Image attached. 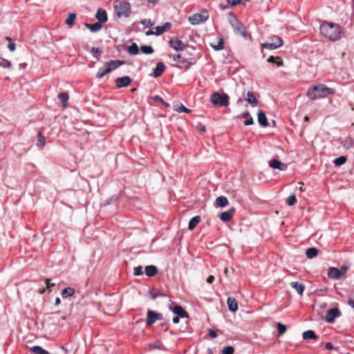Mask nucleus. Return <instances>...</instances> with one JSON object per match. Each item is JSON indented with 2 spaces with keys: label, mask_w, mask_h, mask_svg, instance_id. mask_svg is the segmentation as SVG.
Instances as JSON below:
<instances>
[{
  "label": "nucleus",
  "mask_w": 354,
  "mask_h": 354,
  "mask_svg": "<svg viewBox=\"0 0 354 354\" xmlns=\"http://www.w3.org/2000/svg\"><path fill=\"white\" fill-rule=\"evenodd\" d=\"M319 30L322 35L330 41H337L342 37V28L337 24L324 21L321 24Z\"/></svg>",
  "instance_id": "1"
},
{
  "label": "nucleus",
  "mask_w": 354,
  "mask_h": 354,
  "mask_svg": "<svg viewBox=\"0 0 354 354\" xmlns=\"http://www.w3.org/2000/svg\"><path fill=\"white\" fill-rule=\"evenodd\" d=\"M174 61L178 63L177 67L183 70H187L192 65L196 62V57L192 53L185 50L180 53L172 56Z\"/></svg>",
  "instance_id": "2"
},
{
  "label": "nucleus",
  "mask_w": 354,
  "mask_h": 354,
  "mask_svg": "<svg viewBox=\"0 0 354 354\" xmlns=\"http://www.w3.org/2000/svg\"><path fill=\"white\" fill-rule=\"evenodd\" d=\"M334 93L335 90L333 88H328L323 84L314 86L307 91L308 97L313 100L325 97L328 95Z\"/></svg>",
  "instance_id": "3"
},
{
  "label": "nucleus",
  "mask_w": 354,
  "mask_h": 354,
  "mask_svg": "<svg viewBox=\"0 0 354 354\" xmlns=\"http://www.w3.org/2000/svg\"><path fill=\"white\" fill-rule=\"evenodd\" d=\"M113 8L118 17L127 18L131 12V6L129 2L116 0L113 2Z\"/></svg>",
  "instance_id": "4"
},
{
  "label": "nucleus",
  "mask_w": 354,
  "mask_h": 354,
  "mask_svg": "<svg viewBox=\"0 0 354 354\" xmlns=\"http://www.w3.org/2000/svg\"><path fill=\"white\" fill-rule=\"evenodd\" d=\"M212 103L218 106H227L230 104L229 96L225 93L214 92L211 95Z\"/></svg>",
  "instance_id": "5"
},
{
  "label": "nucleus",
  "mask_w": 354,
  "mask_h": 354,
  "mask_svg": "<svg viewBox=\"0 0 354 354\" xmlns=\"http://www.w3.org/2000/svg\"><path fill=\"white\" fill-rule=\"evenodd\" d=\"M230 23L232 27L234 29V31L237 33L241 35L243 37H245L247 32L244 26L242 24L241 21L238 20V19L234 16H231V19H230Z\"/></svg>",
  "instance_id": "6"
},
{
  "label": "nucleus",
  "mask_w": 354,
  "mask_h": 354,
  "mask_svg": "<svg viewBox=\"0 0 354 354\" xmlns=\"http://www.w3.org/2000/svg\"><path fill=\"white\" fill-rule=\"evenodd\" d=\"M208 13L207 11H203L201 13H195L190 16L188 19L189 21L192 25H198L205 22L208 19Z\"/></svg>",
  "instance_id": "7"
},
{
  "label": "nucleus",
  "mask_w": 354,
  "mask_h": 354,
  "mask_svg": "<svg viewBox=\"0 0 354 354\" xmlns=\"http://www.w3.org/2000/svg\"><path fill=\"white\" fill-rule=\"evenodd\" d=\"M347 268L346 266L342 267V270H344V272L336 268H330L328 271V276L330 279H339L344 276L347 272Z\"/></svg>",
  "instance_id": "8"
},
{
  "label": "nucleus",
  "mask_w": 354,
  "mask_h": 354,
  "mask_svg": "<svg viewBox=\"0 0 354 354\" xmlns=\"http://www.w3.org/2000/svg\"><path fill=\"white\" fill-rule=\"evenodd\" d=\"M341 313L337 308H333L329 309L326 315V321L328 323H333L336 317H339Z\"/></svg>",
  "instance_id": "9"
},
{
  "label": "nucleus",
  "mask_w": 354,
  "mask_h": 354,
  "mask_svg": "<svg viewBox=\"0 0 354 354\" xmlns=\"http://www.w3.org/2000/svg\"><path fill=\"white\" fill-rule=\"evenodd\" d=\"M162 317V315L157 313L153 310H148L147 317V325L151 326L152 325L156 320L160 319Z\"/></svg>",
  "instance_id": "10"
},
{
  "label": "nucleus",
  "mask_w": 354,
  "mask_h": 354,
  "mask_svg": "<svg viewBox=\"0 0 354 354\" xmlns=\"http://www.w3.org/2000/svg\"><path fill=\"white\" fill-rule=\"evenodd\" d=\"M115 82L118 88H122L128 86L131 84V80L129 77L124 76L117 78Z\"/></svg>",
  "instance_id": "11"
},
{
  "label": "nucleus",
  "mask_w": 354,
  "mask_h": 354,
  "mask_svg": "<svg viewBox=\"0 0 354 354\" xmlns=\"http://www.w3.org/2000/svg\"><path fill=\"white\" fill-rule=\"evenodd\" d=\"M269 166L273 169H277L280 171H285L287 169V165L286 164L277 159H271L269 161Z\"/></svg>",
  "instance_id": "12"
},
{
  "label": "nucleus",
  "mask_w": 354,
  "mask_h": 354,
  "mask_svg": "<svg viewBox=\"0 0 354 354\" xmlns=\"http://www.w3.org/2000/svg\"><path fill=\"white\" fill-rule=\"evenodd\" d=\"M124 64V62L116 59L106 62L104 66L107 67V68L109 69V71L111 72L112 71L116 69L117 68L123 65Z\"/></svg>",
  "instance_id": "13"
},
{
  "label": "nucleus",
  "mask_w": 354,
  "mask_h": 354,
  "mask_svg": "<svg viewBox=\"0 0 354 354\" xmlns=\"http://www.w3.org/2000/svg\"><path fill=\"white\" fill-rule=\"evenodd\" d=\"M169 45L174 49H175L176 50H181V51L183 50L184 47H185V45L183 43V41L177 37L171 39L169 41Z\"/></svg>",
  "instance_id": "14"
},
{
  "label": "nucleus",
  "mask_w": 354,
  "mask_h": 354,
  "mask_svg": "<svg viewBox=\"0 0 354 354\" xmlns=\"http://www.w3.org/2000/svg\"><path fill=\"white\" fill-rule=\"evenodd\" d=\"M95 17L100 24L106 22L108 19L106 12L102 8L98 9L95 15Z\"/></svg>",
  "instance_id": "15"
},
{
  "label": "nucleus",
  "mask_w": 354,
  "mask_h": 354,
  "mask_svg": "<svg viewBox=\"0 0 354 354\" xmlns=\"http://www.w3.org/2000/svg\"><path fill=\"white\" fill-rule=\"evenodd\" d=\"M172 311L176 316L180 317L181 318L188 317V314L186 312V310L183 308H182L180 306H178V305L175 306L172 308Z\"/></svg>",
  "instance_id": "16"
},
{
  "label": "nucleus",
  "mask_w": 354,
  "mask_h": 354,
  "mask_svg": "<svg viewBox=\"0 0 354 354\" xmlns=\"http://www.w3.org/2000/svg\"><path fill=\"white\" fill-rule=\"evenodd\" d=\"M165 69V66L164 63L163 62H158L156 64V68H154V71H153V75H154V77H160L162 75V74L163 73Z\"/></svg>",
  "instance_id": "17"
},
{
  "label": "nucleus",
  "mask_w": 354,
  "mask_h": 354,
  "mask_svg": "<svg viewBox=\"0 0 354 354\" xmlns=\"http://www.w3.org/2000/svg\"><path fill=\"white\" fill-rule=\"evenodd\" d=\"M290 286L294 288L299 295H302L305 289L304 285L299 281H292Z\"/></svg>",
  "instance_id": "18"
},
{
  "label": "nucleus",
  "mask_w": 354,
  "mask_h": 354,
  "mask_svg": "<svg viewBox=\"0 0 354 354\" xmlns=\"http://www.w3.org/2000/svg\"><path fill=\"white\" fill-rule=\"evenodd\" d=\"M234 214V209H230L226 212L221 213L220 215V218L224 222L229 221L232 218Z\"/></svg>",
  "instance_id": "19"
},
{
  "label": "nucleus",
  "mask_w": 354,
  "mask_h": 354,
  "mask_svg": "<svg viewBox=\"0 0 354 354\" xmlns=\"http://www.w3.org/2000/svg\"><path fill=\"white\" fill-rule=\"evenodd\" d=\"M245 100L250 104L252 106H257L259 101L257 99L256 96L252 92L248 91L247 93V97Z\"/></svg>",
  "instance_id": "20"
},
{
  "label": "nucleus",
  "mask_w": 354,
  "mask_h": 354,
  "mask_svg": "<svg viewBox=\"0 0 354 354\" xmlns=\"http://www.w3.org/2000/svg\"><path fill=\"white\" fill-rule=\"evenodd\" d=\"M227 304L229 310L232 312H236L238 310V305L236 299L233 297H228Z\"/></svg>",
  "instance_id": "21"
},
{
  "label": "nucleus",
  "mask_w": 354,
  "mask_h": 354,
  "mask_svg": "<svg viewBox=\"0 0 354 354\" xmlns=\"http://www.w3.org/2000/svg\"><path fill=\"white\" fill-rule=\"evenodd\" d=\"M201 218L199 216H196L192 218L189 222L188 228L189 230H193L201 222Z\"/></svg>",
  "instance_id": "22"
},
{
  "label": "nucleus",
  "mask_w": 354,
  "mask_h": 354,
  "mask_svg": "<svg viewBox=\"0 0 354 354\" xmlns=\"http://www.w3.org/2000/svg\"><path fill=\"white\" fill-rule=\"evenodd\" d=\"M258 122L263 127L268 126L266 115L263 111H259L258 113Z\"/></svg>",
  "instance_id": "23"
},
{
  "label": "nucleus",
  "mask_w": 354,
  "mask_h": 354,
  "mask_svg": "<svg viewBox=\"0 0 354 354\" xmlns=\"http://www.w3.org/2000/svg\"><path fill=\"white\" fill-rule=\"evenodd\" d=\"M158 272V270L154 266H147L145 267V274L149 277L155 276Z\"/></svg>",
  "instance_id": "24"
},
{
  "label": "nucleus",
  "mask_w": 354,
  "mask_h": 354,
  "mask_svg": "<svg viewBox=\"0 0 354 354\" xmlns=\"http://www.w3.org/2000/svg\"><path fill=\"white\" fill-rule=\"evenodd\" d=\"M85 26L87 28H88L91 32H97L102 28V25L100 22H95L93 24L86 23Z\"/></svg>",
  "instance_id": "25"
},
{
  "label": "nucleus",
  "mask_w": 354,
  "mask_h": 354,
  "mask_svg": "<svg viewBox=\"0 0 354 354\" xmlns=\"http://www.w3.org/2000/svg\"><path fill=\"white\" fill-rule=\"evenodd\" d=\"M58 98L59 100L62 102V106L64 108H66L67 107L68 104H67V102L69 99V95L66 92H63V93H60L59 95H58Z\"/></svg>",
  "instance_id": "26"
},
{
  "label": "nucleus",
  "mask_w": 354,
  "mask_h": 354,
  "mask_svg": "<svg viewBox=\"0 0 354 354\" xmlns=\"http://www.w3.org/2000/svg\"><path fill=\"white\" fill-rule=\"evenodd\" d=\"M318 254V250L315 248H308L306 251V255L308 259H313Z\"/></svg>",
  "instance_id": "27"
},
{
  "label": "nucleus",
  "mask_w": 354,
  "mask_h": 354,
  "mask_svg": "<svg viewBox=\"0 0 354 354\" xmlns=\"http://www.w3.org/2000/svg\"><path fill=\"white\" fill-rule=\"evenodd\" d=\"M302 337L304 339H316L317 338L315 333L312 330L304 332Z\"/></svg>",
  "instance_id": "28"
},
{
  "label": "nucleus",
  "mask_w": 354,
  "mask_h": 354,
  "mask_svg": "<svg viewBox=\"0 0 354 354\" xmlns=\"http://www.w3.org/2000/svg\"><path fill=\"white\" fill-rule=\"evenodd\" d=\"M75 294V290L73 288L68 287L62 290V297L63 298H67L68 297H71Z\"/></svg>",
  "instance_id": "29"
},
{
  "label": "nucleus",
  "mask_w": 354,
  "mask_h": 354,
  "mask_svg": "<svg viewBox=\"0 0 354 354\" xmlns=\"http://www.w3.org/2000/svg\"><path fill=\"white\" fill-rule=\"evenodd\" d=\"M343 147L349 149L354 146V140L351 137H347L342 141Z\"/></svg>",
  "instance_id": "30"
},
{
  "label": "nucleus",
  "mask_w": 354,
  "mask_h": 354,
  "mask_svg": "<svg viewBox=\"0 0 354 354\" xmlns=\"http://www.w3.org/2000/svg\"><path fill=\"white\" fill-rule=\"evenodd\" d=\"M216 203L218 207H225L228 204V200L226 197L221 196L216 199Z\"/></svg>",
  "instance_id": "31"
},
{
  "label": "nucleus",
  "mask_w": 354,
  "mask_h": 354,
  "mask_svg": "<svg viewBox=\"0 0 354 354\" xmlns=\"http://www.w3.org/2000/svg\"><path fill=\"white\" fill-rule=\"evenodd\" d=\"M75 19H76V14H75V13H69L68 15V17L66 19L65 23L70 28H71L74 25Z\"/></svg>",
  "instance_id": "32"
},
{
  "label": "nucleus",
  "mask_w": 354,
  "mask_h": 354,
  "mask_svg": "<svg viewBox=\"0 0 354 354\" xmlns=\"http://www.w3.org/2000/svg\"><path fill=\"white\" fill-rule=\"evenodd\" d=\"M268 41L272 44H277L279 47H281L283 44L282 39L277 35L270 37Z\"/></svg>",
  "instance_id": "33"
},
{
  "label": "nucleus",
  "mask_w": 354,
  "mask_h": 354,
  "mask_svg": "<svg viewBox=\"0 0 354 354\" xmlns=\"http://www.w3.org/2000/svg\"><path fill=\"white\" fill-rule=\"evenodd\" d=\"M30 351L35 354H50L48 351L43 349L39 346H35L30 348Z\"/></svg>",
  "instance_id": "34"
},
{
  "label": "nucleus",
  "mask_w": 354,
  "mask_h": 354,
  "mask_svg": "<svg viewBox=\"0 0 354 354\" xmlns=\"http://www.w3.org/2000/svg\"><path fill=\"white\" fill-rule=\"evenodd\" d=\"M109 73H110L109 69H108L107 67L100 68H99V70L96 74V77L97 79H101Z\"/></svg>",
  "instance_id": "35"
},
{
  "label": "nucleus",
  "mask_w": 354,
  "mask_h": 354,
  "mask_svg": "<svg viewBox=\"0 0 354 354\" xmlns=\"http://www.w3.org/2000/svg\"><path fill=\"white\" fill-rule=\"evenodd\" d=\"M46 145V138L44 136V135L39 132L37 135V145L39 147H43Z\"/></svg>",
  "instance_id": "36"
},
{
  "label": "nucleus",
  "mask_w": 354,
  "mask_h": 354,
  "mask_svg": "<svg viewBox=\"0 0 354 354\" xmlns=\"http://www.w3.org/2000/svg\"><path fill=\"white\" fill-rule=\"evenodd\" d=\"M268 62L270 63H275L279 66H283V61L281 60L280 57L270 56L268 59Z\"/></svg>",
  "instance_id": "37"
},
{
  "label": "nucleus",
  "mask_w": 354,
  "mask_h": 354,
  "mask_svg": "<svg viewBox=\"0 0 354 354\" xmlns=\"http://www.w3.org/2000/svg\"><path fill=\"white\" fill-rule=\"evenodd\" d=\"M128 52L131 55H137L139 53V48L137 44L133 43L130 46H129Z\"/></svg>",
  "instance_id": "38"
},
{
  "label": "nucleus",
  "mask_w": 354,
  "mask_h": 354,
  "mask_svg": "<svg viewBox=\"0 0 354 354\" xmlns=\"http://www.w3.org/2000/svg\"><path fill=\"white\" fill-rule=\"evenodd\" d=\"M261 46H262L263 48H267V49H269V50H274V49H277V48H279V46H278V45H277V44H272V43H270L268 41H267L266 42L262 44Z\"/></svg>",
  "instance_id": "39"
},
{
  "label": "nucleus",
  "mask_w": 354,
  "mask_h": 354,
  "mask_svg": "<svg viewBox=\"0 0 354 354\" xmlns=\"http://www.w3.org/2000/svg\"><path fill=\"white\" fill-rule=\"evenodd\" d=\"M211 46L216 50H220L223 49L224 48V42H223V39H221V38L219 39L217 44H216V45L212 44Z\"/></svg>",
  "instance_id": "40"
},
{
  "label": "nucleus",
  "mask_w": 354,
  "mask_h": 354,
  "mask_svg": "<svg viewBox=\"0 0 354 354\" xmlns=\"http://www.w3.org/2000/svg\"><path fill=\"white\" fill-rule=\"evenodd\" d=\"M297 200L296 196L295 194H292V195L289 196L286 199V203L289 206H292V205H295L297 203Z\"/></svg>",
  "instance_id": "41"
},
{
  "label": "nucleus",
  "mask_w": 354,
  "mask_h": 354,
  "mask_svg": "<svg viewBox=\"0 0 354 354\" xmlns=\"http://www.w3.org/2000/svg\"><path fill=\"white\" fill-rule=\"evenodd\" d=\"M346 162V158L343 156L337 158L334 160V162L336 166H341V165H344Z\"/></svg>",
  "instance_id": "42"
},
{
  "label": "nucleus",
  "mask_w": 354,
  "mask_h": 354,
  "mask_svg": "<svg viewBox=\"0 0 354 354\" xmlns=\"http://www.w3.org/2000/svg\"><path fill=\"white\" fill-rule=\"evenodd\" d=\"M142 53L145 54H151L153 53V49L151 46H142L140 48Z\"/></svg>",
  "instance_id": "43"
},
{
  "label": "nucleus",
  "mask_w": 354,
  "mask_h": 354,
  "mask_svg": "<svg viewBox=\"0 0 354 354\" xmlns=\"http://www.w3.org/2000/svg\"><path fill=\"white\" fill-rule=\"evenodd\" d=\"M12 66V64L10 61L3 59L2 57H0V67L3 68H10Z\"/></svg>",
  "instance_id": "44"
},
{
  "label": "nucleus",
  "mask_w": 354,
  "mask_h": 354,
  "mask_svg": "<svg viewBox=\"0 0 354 354\" xmlns=\"http://www.w3.org/2000/svg\"><path fill=\"white\" fill-rule=\"evenodd\" d=\"M277 329H278V332L279 333V335H283L286 333V326L281 324V323H278L277 324Z\"/></svg>",
  "instance_id": "45"
},
{
  "label": "nucleus",
  "mask_w": 354,
  "mask_h": 354,
  "mask_svg": "<svg viewBox=\"0 0 354 354\" xmlns=\"http://www.w3.org/2000/svg\"><path fill=\"white\" fill-rule=\"evenodd\" d=\"M234 352V348L231 346H228L223 348V349L222 351L223 354H233Z\"/></svg>",
  "instance_id": "46"
},
{
  "label": "nucleus",
  "mask_w": 354,
  "mask_h": 354,
  "mask_svg": "<svg viewBox=\"0 0 354 354\" xmlns=\"http://www.w3.org/2000/svg\"><path fill=\"white\" fill-rule=\"evenodd\" d=\"M142 272H143L142 267L140 266H137V267L134 268V269H133V274L136 276L141 275L142 274Z\"/></svg>",
  "instance_id": "47"
},
{
  "label": "nucleus",
  "mask_w": 354,
  "mask_h": 354,
  "mask_svg": "<svg viewBox=\"0 0 354 354\" xmlns=\"http://www.w3.org/2000/svg\"><path fill=\"white\" fill-rule=\"evenodd\" d=\"M176 111L178 112H185V113H189L190 110L186 108L184 105L181 104L179 107L176 109Z\"/></svg>",
  "instance_id": "48"
},
{
  "label": "nucleus",
  "mask_w": 354,
  "mask_h": 354,
  "mask_svg": "<svg viewBox=\"0 0 354 354\" xmlns=\"http://www.w3.org/2000/svg\"><path fill=\"white\" fill-rule=\"evenodd\" d=\"M102 53L101 50H100V49H99L98 48H95V47H93V48H92V49H91V53H92V54H93V55L95 57H96V59H98V60H99L100 59H99V57H97L95 55H96L97 53Z\"/></svg>",
  "instance_id": "49"
},
{
  "label": "nucleus",
  "mask_w": 354,
  "mask_h": 354,
  "mask_svg": "<svg viewBox=\"0 0 354 354\" xmlns=\"http://www.w3.org/2000/svg\"><path fill=\"white\" fill-rule=\"evenodd\" d=\"M162 28L163 32H166L170 29L171 27V24L170 22H166L162 26H161Z\"/></svg>",
  "instance_id": "50"
},
{
  "label": "nucleus",
  "mask_w": 354,
  "mask_h": 354,
  "mask_svg": "<svg viewBox=\"0 0 354 354\" xmlns=\"http://www.w3.org/2000/svg\"><path fill=\"white\" fill-rule=\"evenodd\" d=\"M162 28L163 32H166L170 29L171 27V24L170 22H166L162 26H161Z\"/></svg>",
  "instance_id": "51"
},
{
  "label": "nucleus",
  "mask_w": 354,
  "mask_h": 354,
  "mask_svg": "<svg viewBox=\"0 0 354 354\" xmlns=\"http://www.w3.org/2000/svg\"><path fill=\"white\" fill-rule=\"evenodd\" d=\"M45 283L46 285V288L47 289H50L51 287L54 286H55V283H51V280L50 279H46L45 280ZM49 292H50L51 290H49Z\"/></svg>",
  "instance_id": "52"
},
{
  "label": "nucleus",
  "mask_w": 354,
  "mask_h": 354,
  "mask_svg": "<svg viewBox=\"0 0 354 354\" xmlns=\"http://www.w3.org/2000/svg\"><path fill=\"white\" fill-rule=\"evenodd\" d=\"M155 35H160L164 33L162 28L160 26H156L155 27Z\"/></svg>",
  "instance_id": "53"
},
{
  "label": "nucleus",
  "mask_w": 354,
  "mask_h": 354,
  "mask_svg": "<svg viewBox=\"0 0 354 354\" xmlns=\"http://www.w3.org/2000/svg\"><path fill=\"white\" fill-rule=\"evenodd\" d=\"M253 123H254V120H253V118L251 116H250L248 118H246V120L244 122V124L246 126L251 125Z\"/></svg>",
  "instance_id": "54"
},
{
  "label": "nucleus",
  "mask_w": 354,
  "mask_h": 354,
  "mask_svg": "<svg viewBox=\"0 0 354 354\" xmlns=\"http://www.w3.org/2000/svg\"><path fill=\"white\" fill-rule=\"evenodd\" d=\"M165 295L163 293H158V292L151 293V299H156L158 297H165Z\"/></svg>",
  "instance_id": "55"
},
{
  "label": "nucleus",
  "mask_w": 354,
  "mask_h": 354,
  "mask_svg": "<svg viewBox=\"0 0 354 354\" xmlns=\"http://www.w3.org/2000/svg\"><path fill=\"white\" fill-rule=\"evenodd\" d=\"M141 23L144 25V26H153V24L151 23V20L150 19H144L141 21Z\"/></svg>",
  "instance_id": "56"
},
{
  "label": "nucleus",
  "mask_w": 354,
  "mask_h": 354,
  "mask_svg": "<svg viewBox=\"0 0 354 354\" xmlns=\"http://www.w3.org/2000/svg\"><path fill=\"white\" fill-rule=\"evenodd\" d=\"M8 48L10 51L13 52L16 49V45L13 42H9Z\"/></svg>",
  "instance_id": "57"
},
{
  "label": "nucleus",
  "mask_w": 354,
  "mask_h": 354,
  "mask_svg": "<svg viewBox=\"0 0 354 354\" xmlns=\"http://www.w3.org/2000/svg\"><path fill=\"white\" fill-rule=\"evenodd\" d=\"M227 2L229 4L232 6H236L239 3H240L241 0H227Z\"/></svg>",
  "instance_id": "58"
},
{
  "label": "nucleus",
  "mask_w": 354,
  "mask_h": 354,
  "mask_svg": "<svg viewBox=\"0 0 354 354\" xmlns=\"http://www.w3.org/2000/svg\"><path fill=\"white\" fill-rule=\"evenodd\" d=\"M209 335L212 338H216L217 337L216 333L214 330H212V329H210L209 330Z\"/></svg>",
  "instance_id": "59"
},
{
  "label": "nucleus",
  "mask_w": 354,
  "mask_h": 354,
  "mask_svg": "<svg viewBox=\"0 0 354 354\" xmlns=\"http://www.w3.org/2000/svg\"><path fill=\"white\" fill-rule=\"evenodd\" d=\"M348 304L353 308H354V299L349 297L348 300Z\"/></svg>",
  "instance_id": "60"
},
{
  "label": "nucleus",
  "mask_w": 354,
  "mask_h": 354,
  "mask_svg": "<svg viewBox=\"0 0 354 354\" xmlns=\"http://www.w3.org/2000/svg\"><path fill=\"white\" fill-rule=\"evenodd\" d=\"M214 279H215L213 275H210V276H209V277H207V282L208 283H213V281H214Z\"/></svg>",
  "instance_id": "61"
},
{
  "label": "nucleus",
  "mask_w": 354,
  "mask_h": 354,
  "mask_svg": "<svg viewBox=\"0 0 354 354\" xmlns=\"http://www.w3.org/2000/svg\"><path fill=\"white\" fill-rule=\"evenodd\" d=\"M325 347L327 350H332L333 348V345L330 342H327L325 345Z\"/></svg>",
  "instance_id": "62"
},
{
  "label": "nucleus",
  "mask_w": 354,
  "mask_h": 354,
  "mask_svg": "<svg viewBox=\"0 0 354 354\" xmlns=\"http://www.w3.org/2000/svg\"><path fill=\"white\" fill-rule=\"evenodd\" d=\"M153 100L156 102H163V100L158 95H155L153 97Z\"/></svg>",
  "instance_id": "63"
},
{
  "label": "nucleus",
  "mask_w": 354,
  "mask_h": 354,
  "mask_svg": "<svg viewBox=\"0 0 354 354\" xmlns=\"http://www.w3.org/2000/svg\"><path fill=\"white\" fill-rule=\"evenodd\" d=\"M180 317H178V316H176V315L175 317H174L173 319H172L173 322L174 324H178L179 322V318Z\"/></svg>",
  "instance_id": "64"
}]
</instances>
